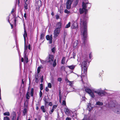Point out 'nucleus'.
<instances>
[{"label":"nucleus","instance_id":"f257e3e1","mask_svg":"<svg viewBox=\"0 0 120 120\" xmlns=\"http://www.w3.org/2000/svg\"><path fill=\"white\" fill-rule=\"evenodd\" d=\"M80 24L81 33L83 36V43H85V41L86 39L87 35L86 19L85 18H81Z\"/></svg>","mask_w":120,"mask_h":120},{"label":"nucleus","instance_id":"f03ea898","mask_svg":"<svg viewBox=\"0 0 120 120\" xmlns=\"http://www.w3.org/2000/svg\"><path fill=\"white\" fill-rule=\"evenodd\" d=\"M88 61V60H85L83 61L81 64V67L82 71L83 72V73H82V74L81 76V79L82 81L83 78L85 77H86L87 69V62Z\"/></svg>","mask_w":120,"mask_h":120},{"label":"nucleus","instance_id":"7ed1b4c3","mask_svg":"<svg viewBox=\"0 0 120 120\" xmlns=\"http://www.w3.org/2000/svg\"><path fill=\"white\" fill-rule=\"evenodd\" d=\"M82 8H80L79 11L80 14H81L84 12L85 14L86 13L87 9H89L91 6V4L89 3H85L83 2L82 3Z\"/></svg>","mask_w":120,"mask_h":120},{"label":"nucleus","instance_id":"20e7f679","mask_svg":"<svg viewBox=\"0 0 120 120\" xmlns=\"http://www.w3.org/2000/svg\"><path fill=\"white\" fill-rule=\"evenodd\" d=\"M110 107L112 108L113 111L115 112L120 114V105L117 103H112L110 104Z\"/></svg>","mask_w":120,"mask_h":120},{"label":"nucleus","instance_id":"39448f33","mask_svg":"<svg viewBox=\"0 0 120 120\" xmlns=\"http://www.w3.org/2000/svg\"><path fill=\"white\" fill-rule=\"evenodd\" d=\"M94 92L96 93L99 95L103 96L105 95L106 93L102 90L101 89H98L97 90H93Z\"/></svg>","mask_w":120,"mask_h":120},{"label":"nucleus","instance_id":"423d86ee","mask_svg":"<svg viewBox=\"0 0 120 120\" xmlns=\"http://www.w3.org/2000/svg\"><path fill=\"white\" fill-rule=\"evenodd\" d=\"M86 91L88 93L90 96L92 98H94L95 97V95L94 94L93 92L90 89L88 88H86L85 89Z\"/></svg>","mask_w":120,"mask_h":120},{"label":"nucleus","instance_id":"0eeeda50","mask_svg":"<svg viewBox=\"0 0 120 120\" xmlns=\"http://www.w3.org/2000/svg\"><path fill=\"white\" fill-rule=\"evenodd\" d=\"M60 31V29H58L56 28L54 32V38L57 37L59 35Z\"/></svg>","mask_w":120,"mask_h":120},{"label":"nucleus","instance_id":"6e6552de","mask_svg":"<svg viewBox=\"0 0 120 120\" xmlns=\"http://www.w3.org/2000/svg\"><path fill=\"white\" fill-rule=\"evenodd\" d=\"M54 60V58L53 55H52L50 54L49 55L47 61V62H49L50 64H52L53 61Z\"/></svg>","mask_w":120,"mask_h":120},{"label":"nucleus","instance_id":"1a4fd4ad","mask_svg":"<svg viewBox=\"0 0 120 120\" xmlns=\"http://www.w3.org/2000/svg\"><path fill=\"white\" fill-rule=\"evenodd\" d=\"M73 1V0H68L66 4V8L67 9H70L71 7V5Z\"/></svg>","mask_w":120,"mask_h":120},{"label":"nucleus","instance_id":"9d476101","mask_svg":"<svg viewBox=\"0 0 120 120\" xmlns=\"http://www.w3.org/2000/svg\"><path fill=\"white\" fill-rule=\"evenodd\" d=\"M46 39L49 41V43L50 44L51 43L52 41V35L51 34L50 36L49 35H47L46 36Z\"/></svg>","mask_w":120,"mask_h":120},{"label":"nucleus","instance_id":"9b49d317","mask_svg":"<svg viewBox=\"0 0 120 120\" xmlns=\"http://www.w3.org/2000/svg\"><path fill=\"white\" fill-rule=\"evenodd\" d=\"M73 47L74 49L78 48L79 46V42L77 40L75 41L73 44Z\"/></svg>","mask_w":120,"mask_h":120},{"label":"nucleus","instance_id":"f8f14e48","mask_svg":"<svg viewBox=\"0 0 120 120\" xmlns=\"http://www.w3.org/2000/svg\"><path fill=\"white\" fill-rule=\"evenodd\" d=\"M62 25V23L60 22H57L56 25V28L58 29H60Z\"/></svg>","mask_w":120,"mask_h":120},{"label":"nucleus","instance_id":"ddd939ff","mask_svg":"<svg viewBox=\"0 0 120 120\" xmlns=\"http://www.w3.org/2000/svg\"><path fill=\"white\" fill-rule=\"evenodd\" d=\"M23 36L24 39L25 43H26V38L27 37V34L25 30H24V33L23 34Z\"/></svg>","mask_w":120,"mask_h":120},{"label":"nucleus","instance_id":"4468645a","mask_svg":"<svg viewBox=\"0 0 120 120\" xmlns=\"http://www.w3.org/2000/svg\"><path fill=\"white\" fill-rule=\"evenodd\" d=\"M64 111L65 113L67 114H69L70 113L69 109L67 108H65L64 109Z\"/></svg>","mask_w":120,"mask_h":120},{"label":"nucleus","instance_id":"2eb2a0df","mask_svg":"<svg viewBox=\"0 0 120 120\" xmlns=\"http://www.w3.org/2000/svg\"><path fill=\"white\" fill-rule=\"evenodd\" d=\"M75 65H72L71 66H68L67 67L69 68L71 70H73L75 67Z\"/></svg>","mask_w":120,"mask_h":120},{"label":"nucleus","instance_id":"dca6fc26","mask_svg":"<svg viewBox=\"0 0 120 120\" xmlns=\"http://www.w3.org/2000/svg\"><path fill=\"white\" fill-rule=\"evenodd\" d=\"M30 92L27 91L26 95V98L27 99H29L30 98Z\"/></svg>","mask_w":120,"mask_h":120},{"label":"nucleus","instance_id":"f3484780","mask_svg":"<svg viewBox=\"0 0 120 120\" xmlns=\"http://www.w3.org/2000/svg\"><path fill=\"white\" fill-rule=\"evenodd\" d=\"M28 3L27 2H25L24 5V8L26 10L28 9Z\"/></svg>","mask_w":120,"mask_h":120},{"label":"nucleus","instance_id":"a211bd4d","mask_svg":"<svg viewBox=\"0 0 120 120\" xmlns=\"http://www.w3.org/2000/svg\"><path fill=\"white\" fill-rule=\"evenodd\" d=\"M41 109L43 112H46V110L44 106H42L41 107Z\"/></svg>","mask_w":120,"mask_h":120},{"label":"nucleus","instance_id":"6ab92c4d","mask_svg":"<svg viewBox=\"0 0 120 120\" xmlns=\"http://www.w3.org/2000/svg\"><path fill=\"white\" fill-rule=\"evenodd\" d=\"M67 83L68 85L70 86H72L73 85V82L69 81L68 82H67Z\"/></svg>","mask_w":120,"mask_h":120},{"label":"nucleus","instance_id":"aec40b11","mask_svg":"<svg viewBox=\"0 0 120 120\" xmlns=\"http://www.w3.org/2000/svg\"><path fill=\"white\" fill-rule=\"evenodd\" d=\"M24 57L25 61L26 62V63H27L28 62V59L27 57L26 56V55H25Z\"/></svg>","mask_w":120,"mask_h":120},{"label":"nucleus","instance_id":"412c9836","mask_svg":"<svg viewBox=\"0 0 120 120\" xmlns=\"http://www.w3.org/2000/svg\"><path fill=\"white\" fill-rule=\"evenodd\" d=\"M34 90V89L33 88H32L31 89V91L30 92L31 95L32 97H33V95Z\"/></svg>","mask_w":120,"mask_h":120},{"label":"nucleus","instance_id":"4be33fe9","mask_svg":"<svg viewBox=\"0 0 120 120\" xmlns=\"http://www.w3.org/2000/svg\"><path fill=\"white\" fill-rule=\"evenodd\" d=\"M71 23L70 22H69L68 24H67L65 27V28H68L70 26Z\"/></svg>","mask_w":120,"mask_h":120},{"label":"nucleus","instance_id":"5701e85b","mask_svg":"<svg viewBox=\"0 0 120 120\" xmlns=\"http://www.w3.org/2000/svg\"><path fill=\"white\" fill-rule=\"evenodd\" d=\"M65 57H63L61 63L62 64H64L65 63Z\"/></svg>","mask_w":120,"mask_h":120},{"label":"nucleus","instance_id":"b1692460","mask_svg":"<svg viewBox=\"0 0 120 120\" xmlns=\"http://www.w3.org/2000/svg\"><path fill=\"white\" fill-rule=\"evenodd\" d=\"M88 109H88V110L89 111L92 109V108L91 107V105L90 104H88Z\"/></svg>","mask_w":120,"mask_h":120},{"label":"nucleus","instance_id":"393cba45","mask_svg":"<svg viewBox=\"0 0 120 120\" xmlns=\"http://www.w3.org/2000/svg\"><path fill=\"white\" fill-rule=\"evenodd\" d=\"M78 1L79 0H74V4L75 6H76V5L77 4L78 2Z\"/></svg>","mask_w":120,"mask_h":120},{"label":"nucleus","instance_id":"a878e982","mask_svg":"<svg viewBox=\"0 0 120 120\" xmlns=\"http://www.w3.org/2000/svg\"><path fill=\"white\" fill-rule=\"evenodd\" d=\"M27 111L26 108H24L23 111V113L24 114V115H25L26 113L27 112Z\"/></svg>","mask_w":120,"mask_h":120},{"label":"nucleus","instance_id":"bb28decb","mask_svg":"<svg viewBox=\"0 0 120 120\" xmlns=\"http://www.w3.org/2000/svg\"><path fill=\"white\" fill-rule=\"evenodd\" d=\"M4 115L5 116H9L10 115V114L9 112H7L4 113Z\"/></svg>","mask_w":120,"mask_h":120},{"label":"nucleus","instance_id":"cd10ccee","mask_svg":"<svg viewBox=\"0 0 120 120\" xmlns=\"http://www.w3.org/2000/svg\"><path fill=\"white\" fill-rule=\"evenodd\" d=\"M103 104V103L102 102H101L100 101L97 102L96 103V104L98 105H102Z\"/></svg>","mask_w":120,"mask_h":120},{"label":"nucleus","instance_id":"c85d7f7f","mask_svg":"<svg viewBox=\"0 0 120 120\" xmlns=\"http://www.w3.org/2000/svg\"><path fill=\"white\" fill-rule=\"evenodd\" d=\"M44 36V33H42L41 34V39H43Z\"/></svg>","mask_w":120,"mask_h":120},{"label":"nucleus","instance_id":"c756f323","mask_svg":"<svg viewBox=\"0 0 120 120\" xmlns=\"http://www.w3.org/2000/svg\"><path fill=\"white\" fill-rule=\"evenodd\" d=\"M25 49H24V54H26V50L27 49V46H25Z\"/></svg>","mask_w":120,"mask_h":120},{"label":"nucleus","instance_id":"7c9ffc66","mask_svg":"<svg viewBox=\"0 0 120 120\" xmlns=\"http://www.w3.org/2000/svg\"><path fill=\"white\" fill-rule=\"evenodd\" d=\"M56 65V60H55L53 62V67H55Z\"/></svg>","mask_w":120,"mask_h":120},{"label":"nucleus","instance_id":"2f4dec72","mask_svg":"<svg viewBox=\"0 0 120 120\" xmlns=\"http://www.w3.org/2000/svg\"><path fill=\"white\" fill-rule=\"evenodd\" d=\"M67 35V34L66 32H64V33L63 35V39L64 40L65 39V38Z\"/></svg>","mask_w":120,"mask_h":120},{"label":"nucleus","instance_id":"473e14b6","mask_svg":"<svg viewBox=\"0 0 120 120\" xmlns=\"http://www.w3.org/2000/svg\"><path fill=\"white\" fill-rule=\"evenodd\" d=\"M3 120H9V118L8 116H6L4 117Z\"/></svg>","mask_w":120,"mask_h":120},{"label":"nucleus","instance_id":"72a5a7b5","mask_svg":"<svg viewBox=\"0 0 120 120\" xmlns=\"http://www.w3.org/2000/svg\"><path fill=\"white\" fill-rule=\"evenodd\" d=\"M40 89L41 90H42L43 89V85L42 84H41L40 85Z\"/></svg>","mask_w":120,"mask_h":120},{"label":"nucleus","instance_id":"f704fd0d","mask_svg":"<svg viewBox=\"0 0 120 120\" xmlns=\"http://www.w3.org/2000/svg\"><path fill=\"white\" fill-rule=\"evenodd\" d=\"M41 68L39 67L37 69V72L38 74L39 73L40 71Z\"/></svg>","mask_w":120,"mask_h":120},{"label":"nucleus","instance_id":"c9c22d12","mask_svg":"<svg viewBox=\"0 0 120 120\" xmlns=\"http://www.w3.org/2000/svg\"><path fill=\"white\" fill-rule=\"evenodd\" d=\"M48 86L49 88H51L52 87L51 84V83H49L48 84Z\"/></svg>","mask_w":120,"mask_h":120},{"label":"nucleus","instance_id":"e433bc0d","mask_svg":"<svg viewBox=\"0 0 120 120\" xmlns=\"http://www.w3.org/2000/svg\"><path fill=\"white\" fill-rule=\"evenodd\" d=\"M64 12L66 13L69 14L70 13V12L68 11L67 10L65 9L64 11Z\"/></svg>","mask_w":120,"mask_h":120},{"label":"nucleus","instance_id":"4c0bfd02","mask_svg":"<svg viewBox=\"0 0 120 120\" xmlns=\"http://www.w3.org/2000/svg\"><path fill=\"white\" fill-rule=\"evenodd\" d=\"M62 105H66V103L65 101L64 100L62 103Z\"/></svg>","mask_w":120,"mask_h":120},{"label":"nucleus","instance_id":"58836bf2","mask_svg":"<svg viewBox=\"0 0 120 120\" xmlns=\"http://www.w3.org/2000/svg\"><path fill=\"white\" fill-rule=\"evenodd\" d=\"M59 95V98H60L59 101H60V102L61 103V95L60 94V92Z\"/></svg>","mask_w":120,"mask_h":120},{"label":"nucleus","instance_id":"ea45409f","mask_svg":"<svg viewBox=\"0 0 120 120\" xmlns=\"http://www.w3.org/2000/svg\"><path fill=\"white\" fill-rule=\"evenodd\" d=\"M42 92L41 90H40V93L39 94L40 97H42Z\"/></svg>","mask_w":120,"mask_h":120},{"label":"nucleus","instance_id":"a19ab883","mask_svg":"<svg viewBox=\"0 0 120 120\" xmlns=\"http://www.w3.org/2000/svg\"><path fill=\"white\" fill-rule=\"evenodd\" d=\"M38 2L39 4H38V6H40L41 4V1L40 0V1H39Z\"/></svg>","mask_w":120,"mask_h":120},{"label":"nucleus","instance_id":"79ce46f5","mask_svg":"<svg viewBox=\"0 0 120 120\" xmlns=\"http://www.w3.org/2000/svg\"><path fill=\"white\" fill-rule=\"evenodd\" d=\"M57 106L56 105H53V106L52 108L55 110L57 107Z\"/></svg>","mask_w":120,"mask_h":120},{"label":"nucleus","instance_id":"37998d69","mask_svg":"<svg viewBox=\"0 0 120 120\" xmlns=\"http://www.w3.org/2000/svg\"><path fill=\"white\" fill-rule=\"evenodd\" d=\"M43 76H42L41 78V82L42 83L43 82Z\"/></svg>","mask_w":120,"mask_h":120},{"label":"nucleus","instance_id":"c03bdc74","mask_svg":"<svg viewBox=\"0 0 120 120\" xmlns=\"http://www.w3.org/2000/svg\"><path fill=\"white\" fill-rule=\"evenodd\" d=\"M35 81L36 82L38 83V78H37L36 77H35Z\"/></svg>","mask_w":120,"mask_h":120},{"label":"nucleus","instance_id":"a18cd8bd","mask_svg":"<svg viewBox=\"0 0 120 120\" xmlns=\"http://www.w3.org/2000/svg\"><path fill=\"white\" fill-rule=\"evenodd\" d=\"M55 49L54 48H52V52L54 53L55 52Z\"/></svg>","mask_w":120,"mask_h":120},{"label":"nucleus","instance_id":"49530a36","mask_svg":"<svg viewBox=\"0 0 120 120\" xmlns=\"http://www.w3.org/2000/svg\"><path fill=\"white\" fill-rule=\"evenodd\" d=\"M62 80V78H59L58 79V80L59 82H61Z\"/></svg>","mask_w":120,"mask_h":120},{"label":"nucleus","instance_id":"de8ad7c7","mask_svg":"<svg viewBox=\"0 0 120 120\" xmlns=\"http://www.w3.org/2000/svg\"><path fill=\"white\" fill-rule=\"evenodd\" d=\"M54 109L53 108L51 110V112H50V113L51 114H52V113L54 111Z\"/></svg>","mask_w":120,"mask_h":120},{"label":"nucleus","instance_id":"09e8293b","mask_svg":"<svg viewBox=\"0 0 120 120\" xmlns=\"http://www.w3.org/2000/svg\"><path fill=\"white\" fill-rule=\"evenodd\" d=\"M56 18L57 19H58L59 18V16L58 15H56Z\"/></svg>","mask_w":120,"mask_h":120},{"label":"nucleus","instance_id":"8fccbe9b","mask_svg":"<svg viewBox=\"0 0 120 120\" xmlns=\"http://www.w3.org/2000/svg\"><path fill=\"white\" fill-rule=\"evenodd\" d=\"M45 91H49V89L47 87H46L45 89Z\"/></svg>","mask_w":120,"mask_h":120},{"label":"nucleus","instance_id":"3c124183","mask_svg":"<svg viewBox=\"0 0 120 120\" xmlns=\"http://www.w3.org/2000/svg\"><path fill=\"white\" fill-rule=\"evenodd\" d=\"M71 118L69 117H67L66 119V120H71Z\"/></svg>","mask_w":120,"mask_h":120},{"label":"nucleus","instance_id":"603ef678","mask_svg":"<svg viewBox=\"0 0 120 120\" xmlns=\"http://www.w3.org/2000/svg\"><path fill=\"white\" fill-rule=\"evenodd\" d=\"M49 105L50 106H52V102H49Z\"/></svg>","mask_w":120,"mask_h":120},{"label":"nucleus","instance_id":"864d4df0","mask_svg":"<svg viewBox=\"0 0 120 120\" xmlns=\"http://www.w3.org/2000/svg\"><path fill=\"white\" fill-rule=\"evenodd\" d=\"M24 17L25 18V19H26V13H25L24 14Z\"/></svg>","mask_w":120,"mask_h":120},{"label":"nucleus","instance_id":"5fc2aeb1","mask_svg":"<svg viewBox=\"0 0 120 120\" xmlns=\"http://www.w3.org/2000/svg\"><path fill=\"white\" fill-rule=\"evenodd\" d=\"M65 80L66 82L67 83V82H68L69 81L68 79L67 78H65Z\"/></svg>","mask_w":120,"mask_h":120},{"label":"nucleus","instance_id":"6e6d98bb","mask_svg":"<svg viewBox=\"0 0 120 120\" xmlns=\"http://www.w3.org/2000/svg\"><path fill=\"white\" fill-rule=\"evenodd\" d=\"M28 48L29 50H30V45H28Z\"/></svg>","mask_w":120,"mask_h":120},{"label":"nucleus","instance_id":"4d7b16f0","mask_svg":"<svg viewBox=\"0 0 120 120\" xmlns=\"http://www.w3.org/2000/svg\"><path fill=\"white\" fill-rule=\"evenodd\" d=\"M24 59L23 58H22L21 59V61L22 62H23Z\"/></svg>","mask_w":120,"mask_h":120},{"label":"nucleus","instance_id":"13d9d810","mask_svg":"<svg viewBox=\"0 0 120 120\" xmlns=\"http://www.w3.org/2000/svg\"><path fill=\"white\" fill-rule=\"evenodd\" d=\"M14 11V9H13L12 10V11L11 12V13H12Z\"/></svg>","mask_w":120,"mask_h":120},{"label":"nucleus","instance_id":"bf43d9fd","mask_svg":"<svg viewBox=\"0 0 120 120\" xmlns=\"http://www.w3.org/2000/svg\"><path fill=\"white\" fill-rule=\"evenodd\" d=\"M41 62L42 63H44L45 61L43 60H41Z\"/></svg>","mask_w":120,"mask_h":120},{"label":"nucleus","instance_id":"052dcab7","mask_svg":"<svg viewBox=\"0 0 120 120\" xmlns=\"http://www.w3.org/2000/svg\"><path fill=\"white\" fill-rule=\"evenodd\" d=\"M19 118H20L19 116H18L17 117V120H19Z\"/></svg>","mask_w":120,"mask_h":120},{"label":"nucleus","instance_id":"680f3d73","mask_svg":"<svg viewBox=\"0 0 120 120\" xmlns=\"http://www.w3.org/2000/svg\"><path fill=\"white\" fill-rule=\"evenodd\" d=\"M0 99H1V90H0Z\"/></svg>","mask_w":120,"mask_h":120},{"label":"nucleus","instance_id":"e2e57ef3","mask_svg":"<svg viewBox=\"0 0 120 120\" xmlns=\"http://www.w3.org/2000/svg\"><path fill=\"white\" fill-rule=\"evenodd\" d=\"M38 107H36V109L37 110H38Z\"/></svg>","mask_w":120,"mask_h":120},{"label":"nucleus","instance_id":"0e129e2a","mask_svg":"<svg viewBox=\"0 0 120 120\" xmlns=\"http://www.w3.org/2000/svg\"><path fill=\"white\" fill-rule=\"evenodd\" d=\"M24 0L25 1V2H27V1L28 0Z\"/></svg>","mask_w":120,"mask_h":120},{"label":"nucleus","instance_id":"69168bd1","mask_svg":"<svg viewBox=\"0 0 120 120\" xmlns=\"http://www.w3.org/2000/svg\"><path fill=\"white\" fill-rule=\"evenodd\" d=\"M89 57H90V58H91V54H90Z\"/></svg>","mask_w":120,"mask_h":120},{"label":"nucleus","instance_id":"338daca9","mask_svg":"<svg viewBox=\"0 0 120 120\" xmlns=\"http://www.w3.org/2000/svg\"><path fill=\"white\" fill-rule=\"evenodd\" d=\"M15 117L14 116L13 117V119L12 120H15L14 119H15Z\"/></svg>","mask_w":120,"mask_h":120},{"label":"nucleus","instance_id":"774afa93","mask_svg":"<svg viewBox=\"0 0 120 120\" xmlns=\"http://www.w3.org/2000/svg\"><path fill=\"white\" fill-rule=\"evenodd\" d=\"M11 28H13V25H12L11 24Z\"/></svg>","mask_w":120,"mask_h":120}]
</instances>
